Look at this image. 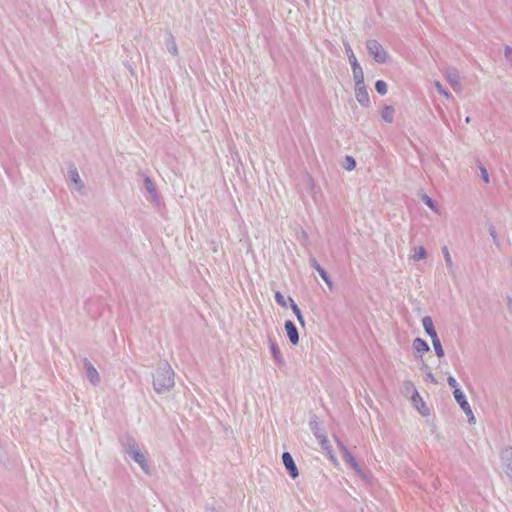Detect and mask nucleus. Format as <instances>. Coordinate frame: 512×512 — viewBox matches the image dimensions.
I'll use <instances>...</instances> for the list:
<instances>
[{"instance_id": "f257e3e1", "label": "nucleus", "mask_w": 512, "mask_h": 512, "mask_svg": "<svg viewBox=\"0 0 512 512\" xmlns=\"http://www.w3.org/2000/svg\"><path fill=\"white\" fill-rule=\"evenodd\" d=\"M367 48L371 55L377 62H384L387 59V54L382 46L375 40H370L367 43Z\"/></svg>"}, {"instance_id": "f03ea898", "label": "nucleus", "mask_w": 512, "mask_h": 512, "mask_svg": "<svg viewBox=\"0 0 512 512\" xmlns=\"http://www.w3.org/2000/svg\"><path fill=\"white\" fill-rule=\"evenodd\" d=\"M173 385L172 373L167 371L164 374H158L154 379V386L157 391H162L165 388H169Z\"/></svg>"}, {"instance_id": "7ed1b4c3", "label": "nucleus", "mask_w": 512, "mask_h": 512, "mask_svg": "<svg viewBox=\"0 0 512 512\" xmlns=\"http://www.w3.org/2000/svg\"><path fill=\"white\" fill-rule=\"evenodd\" d=\"M349 62L352 66L355 82H358L361 84L364 81V74H363L362 68L360 67V65L357 61V58L352 50H350Z\"/></svg>"}, {"instance_id": "20e7f679", "label": "nucleus", "mask_w": 512, "mask_h": 512, "mask_svg": "<svg viewBox=\"0 0 512 512\" xmlns=\"http://www.w3.org/2000/svg\"><path fill=\"white\" fill-rule=\"evenodd\" d=\"M282 460H283V464L286 467V469L288 470L290 476L294 479L297 478L298 470H297V467H296L294 460H293L292 456L290 455V453L284 452L282 455Z\"/></svg>"}, {"instance_id": "39448f33", "label": "nucleus", "mask_w": 512, "mask_h": 512, "mask_svg": "<svg viewBox=\"0 0 512 512\" xmlns=\"http://www.w3.org/2000/svg\"><path fill=\"white\" fill-rule=\"evenodd\" d=\"M501 459L506 473L512 477V447H509L502 452Z\"/></svg>"}, {"instance_id": "423d86ee", "label": "nucleus", "mask_w": 512, "mask_h": 512, "mask_svg": "<svg viewBox=\"0 0 512 512\" xmlns=\"http://www.w3.org/2000/svg\"><path fill=\"white\" fill-rule=\"evenodd\" d=\"M285 330L291 343L297 344L299 341L298 331L292 321L285 322Z\"/></svg>"}, {"instance_id": "0eeeda50", "label": "nucleus", "mask_w": 512, "mask_h": 512, "mask_svg": "<svg viewBox=\"0 0 512 512\" xmlns=\"http://www.w3.org/2000/svg\"><path fill=\"white\" fill-rule=\"evenodd\" d=\"M356 83V98L361 104H367L369 102V95L365 89L364 81L360 84Z\"/></svg>"}, {"instance_id": "6e6552de", "label": "nucleus", "mask_w": 512, "mask_h": 512, "mask_svg": "<svg viewBox=\"0 0 512 512\" xmlns=\"http://www.w3.org/2000/svg\"><path fill=\"white\" fill-rule=\"evenodd\" d=\"M338 444H339L340 450L343 453L345 461L347 463H349L353 469L358 471L359 470L358 464H357L355 458L353 457V455L348 451V449L341 442H339Z\"/></svg>"}, {"instance_id": "1a4fd4ad", "label": "nucleus", "mask_w": 512, "mask_h": 512, "mask_svg": "<svg viewBox=\"0 0 512 512\" xmlns=\"http://www.w3.org/2000/svg\"><path fill=\"white\" fill-rule=\"evenodd\" d=\"M422 324L425 331L427 332L428 335H430L431 338L437 336V333L433 326L432 319L430 317H424L422 320Z\"/></svg>"}, {"instance_id": "9d476101", "label": "nucleus", "mask_w": 512, "mask_h": 512, "mask_svg": "<svg viewBox=\"0 0 512 512\" xmlns=\"http://www.w3.org/2000/svg\"><path fill=\"white\" fill-rule=\"evenodd\" d=\"M413 402L422 415L429 414V408L418 395L413 398Z\"/></svg>"}, {"instance_id": "9b49d317", "label": "nucleus", "mask_w": 512, "mask_h": 512, "mask_svg": "<svg viewBox=\"0 0 512 512\" xmlns=\"http://www.w3.org/2000/svg\"><path fill=\"white\" fill-rule=\"evenodd\" d=\"M414 349L419 353H424L429 350L428 344L421 338H416L413 342Z\"/></svg>"}, {"instance_id": "f8f14e48", "label": "nucleus", "mask_w": 512, "mask_h": 512, "mask_svg": "<svg viewBox=\"0 0 512 512\" xmlns=\"http://www.w3.org/2000/svg\"><path fill=\"white\" fill-rule=\"evenodd\" d=\"M381 116L386 122H392L394 118V108L392 106H385L382 109Z\"/></svg>"}, {"instance_id": "ddd939ff", "label": "nucleus", "mask_w": 512, "mask_h": 512, "mask_svg": "<svg viewBox=\"0 0 512 512\" xmlns=\"http://www.w3.org/2000/svg\"><path fill=\"white\" fill-rule=\"evenodd\" d=\"M425 256H426V251L422 246H420L413 250V254L411 257L414 261H419L421 259H424Z\"/></svg>"}, {"instance_id": "4468645a", "label": "nucleus", "mask_w": 512, "mask_h": 512, "mask_svg": "<svg viewBox=\"0 0 512 512\" xmlns=\"http://www.w3.org/2000/svg\"><path fill=\"white\" fill-rule=\"evenodd\" d=\"M432 344L438 357H443L444 351L438 336L432 337Z\"/></svg>"}, {"instance_id": "2eb2a0df", "label": "nucleus", "mask_w": 512, "mask_h": 512, "mask_svg": "<svg viewBox=\"0 0 512 512\" xmlns=\"http://www.w3.org/2000/svg\"><path fill=\"white\" fill-rule=\"evenodd\" d=\"M132 457L133 459L139 463V465L143 468V469H146V465H145V457L144 455L139 452L138 450H133L132 451Z\"/></svg>"}, {"instance_id": "dca6fc26", "label": "nucleus", "mask_w": 512, "mask_h": 512, "mask_svg": "<svg viewBox=\"0 0 512 512\" xmlns=\"http://www.w3.org/2000/svg\"><path fill=\"white\" fill-rule=\"evenodd\" d=\"M459 405L462 408V410L466 413V415L468 416L469 420L470 421H474V415H473V412L471 410V407H470L469 403L467 401H463Z\"/></svg>"}, {"instance_id": "f3484780", "label": "nucleus", "mask_w": 512, "mask_h": 512, "mask_svg": "<svg viewBox=\"0 0 512 512\" xmlns=\"http://www.w3.org/2000/svg\"><path fill=\"white\" fill-rule=\"evenodd\" d=\"M459 405L462 408V410L466 413V415L468 416L469 420L470 421H474V415H473V412L471 410V407H470L469 403L467 401H463Z\"/></svg>"}, {"instance_id": "a211bd4d", "label": "nucleus", "mask_w": 512, "mask_h": 512, "mask_svg": "<svg viewBox=\"0 0 512 512\" xmlns=\"http://www.w3.org/2000/svg\"><path fill=\"white\" fill-rule=\"evenodd\" d=\"M314 267L315 269L319 272L320 276L322 277V279L326 282V284L331 287L332 286V283L326 273V271L324 269H322L318 263H315L314 264Z\"/></svg>"}, {"instance_id": "6ab92c4d", "label": "nucleus", "mask_w": 512, "mask_h": 512, "mask_svg": "<svg viewBox=\"0 0 512 512\" xmlns=\"http://www.w3.org/2000/svg\"><path fill=\"white\" fill-rule=\"evenodd\" d=\"M314 267L315 269L319 272L320 276L322 277V279L326 282V284L331 287L332 286V283L326 273V271L324 269H322L318 263H315L314 264Z\"/></svg>"}, {"instance_id": "aec40b11", "label": "nucleus", "mask_w": 512, "mask_h": 512, "mask_svg": "<svg viewBox=\"0 0 512 512\" xmlns=\"http://www.w3.org/2000/svg\"><path fill=\"white\" fill-rule=\"evenodd\" d=\"M319 441H320V444H321L322 448L328 451V453L330 455V459L335 461V458H334V456L331 453V449H330V446H329L328 439L325 436H320L319 437Z\"/></svg>"}, {"instance_id": "412c9836", "label": "nucleus", "mask_w": 512, "mask_h": 512, "mask_svg": "<svg viewBox=\"0 0 512 512\" xmlns=\"http://www.w3.org/2000/svg\"><path fill=\"white\" fill-rule=\"evenodd\" d=\"M448 81L455 90L460 89V82L457 74L448 75Z\"/></svg>"}, {"instance_id": "4be33fe9", "label": "nucleus", "mask_w": 512, "mask_h": 512, "mask_svg": "<svg viewBox=\"0 0 512 512\" xmlns=\"http://www.w3.org/2000/svg\"><path fill=\"white\" fill-rule=\"evenodd\" d=\"M290 303H291V308H292L294 314L296 315L298 321L303 324V322H304L303 316H302L301 311L298 308L297 304L294 302L293 299H290Z\"/></svg>"}, {"instance_id": "5701e85b", "label": "nucleus", "mask_w": 512, "mask_h": 512, "mask_svg": "<svg viewBox=\"0 0 512 512\" xmlns=\"http://www.w3.org/2000/svg\"><path fill=\"white\" fill-rule=\"evenodd\" d=\"M375 89L376 91L381 94V95H384L387 93V85L384 81L382 80H378L376 83H375Z\"/></svg>"}, {"instance_id": "b1692460", "label": "nucleus", "mask_w": 512, "mask_h": 512, "mask_svg": "<svg viewBox=\"0 0 512 512\" xmlns=\"http://www.w3.org/2000/svg\"><path fill=\"white\" fill-rule=\"evenodd\" d=\"M453 394L458 404L462 403L463 401H466L464 394L459 388H456Z\"/></svg>"}, {"instance_id": "393cba45", "label": "nucleus", "mask_w": 512, "mask_h": 512, "mask_svg": "<svg viewBox=\"0 0 512 512\" xmlns=\"http://www.w3.org/2000/svg\"><path fill=\"white\" fill-rule=\"evenodd\" d=\"M275 299L280 306L286 307V300L280 292L275 293Z\"/></svg>"}, {"instance_id": "a878e982", "label": "nucleus", "mask_w": 512, "mask_h": 512, "mask_svg": "<svg viewBox=\"0 0 512 512\" xmlns=\"http://www.w3.org/2000/svg\"><path fill=\"white\" fill-rule=\"evenodd\" d=\"M435 86L438 90V92L443 95L444 97L448 98L449 97V93L444 89V87L440 84V82H436L435 83Z\"/></svg>"}, {"instance_id": "bb28decb", "label": "nucleus", "mask_w": 512, "mask_h": 512, "mask_svg": "<svg viewBox=\"0 0 512 512\" xmlns=\"http://www.w3.org/2000/svg\"><path fill=\"white\" fill-rule=\"evenodd\" d=\"M346 163H347L346 169H348V170H351L355 167V161L352 157H347Z\"/></svg>"}, {"instance_id": "cd10ccee", "label": "nucleus", "mask_w": 512, "mask_h": 512, "mask_svg": "<svg viewBox=\"0 0 512 512\" xmlns=\"http://www.w3.org/2000/svg\"><path fill=\"white\" fill-rule=\"evenodd\" d=\"M70 177H71L72 181L75 183H78L80 181L79 174L76 171H71Z\"/></svg>"}, {"instance_id": "c85d7f7f", "label": "nucleus", "mask_w": 512, "mask_h": 512, "mask_svg": "<svg viewBox=\"0 0 512 512\" xmlns=\"http://www.w3.org/2000/svg\"><path fill=\"white\" fill-rule=\"evenodd\" d=\"M443 253H444L446 262L450 265L451 264V256H450V253H449L447 247L443 248Z\"/></svg>"}, {"instance_id": "c756f323", "label": "nucleus", "mask_w": 512, "mask_h": 512, "mask_svg": "<svg viewBox=\"0 0 512 512\" xmlns=\"http://www.w3.org/2000/svg\"><path fill=\"white\" fill-rule=\"evenodd\" d=\"M448 383H449V385H450L451 387H453V388H454V390L457 388V382H456V380H455V378H454V377L450 376V377L448 378Z\"/></svg>"}, {"instance_id": "7c9ffc66", "label": "nucleus", "mask_w": 512, "mask_h": 512, "mask_svg": "<svg viewBox=\"0 0 512 512\" xmlns=\"http://www.w3.org/2000/svg\"><path fill=\"white\" fill-rule=\"evenodd\" d=\"M425 203L432 209H434V204H433V201L431 200V198L429 197H425Z\"/></svg>"}, {"instance_id": "2f4dec72", "label": "nucleus", "mask_w": 512, "mask_h": 512, "mask_svg": "<svg viewBox=\"0 0 512 512\" xmlns=\"http://www.w3.org/2000/svg\"><path fill=\"white\" fill-rule=\"evenodd\" d=\"M272 352L275 358H278L280 356V352L275 346L272 347Z\"/></svg>"}, {"instance_id": "473e14b6", "label": "nucleus", "mask_w": 512, "mask_h": 512, "mask_svg": "<svg viewBox=\"0 0 512 512\" xmlns=\"http://www.w3.org/2000/svg\"><path fill=\"white\" fill-rule=\"evenodd\" d=\"M483 180L487 183L489 181L488 173L485 169L482 170Z\"/></svg>"}, {"instance_id": "72a5a7b5", "label": "nucleus", "mask_w": 512, "mask_h": 512, "mask_svg": "<svg viewBox=\"0 0 512 512\" xmlns=\"http://www.w3.org/2000/svg\"><path fill=\"white\" fill-rule=\"evenodd\" d=\"M350 50H352V49H351L350 45L347 44L346 45V51H347L348 55L350 54Z\"/></svg>"}, {"instance_id": "f704fd0d", "label": "nucleus", "mask_w": 512, "mask_h": 512, "mask_svg": "<svg viewBox=\"0 0 512 512\" xmlns=\"http://www.w3.org/2000/svg\"><path fill=\"white\" fill-rule=\"evenodd\" d=\"M506 54H507V55H508V54H512V50H511L510 48H507V49H506Z\"/></svg>"}, {"instance_id": "c9c22d12", "label": "nucleus", "mask_w": 512, "mask_h": 512, "mask_svg": "<svg viewBox=\"0 0 512 512\" xmlns=\"http://www.w3.org/2000/svg\"><path fill=\"white\" fill-rule=\"evenodd\" d=\"M147 189H148V190H152V189H151V184H148Z\"/></svg>"}, {"instance_id": "e433bc0d", "label": "nucleus", "mask_w": 512, "mask_h": 512, "mask_svg": "<svg viewBox=\"0 0 512 512\" xmlns=\"http://www.w3.org/2000/svg\"><path fill=\"white\" fill-rule=\"evenodd\" d=\"M147 189H148V190H152V189H151V184H148Z\"/></svg>"}, {"instance_id": "4c0bfd02", "label": "nucleus", "mask_w": 512, "mask_h": 512, "mask_svg": "<svg viewBox=\"0 0 512 512\" xmlns=\"http://www.w3.org/2000/svg\"><path fill=\"white\" fill-rule=\"evenodd\" d=\"M147 189H148V190H152V189H151V184H148Z\"/></svg>"}]
</instances>
